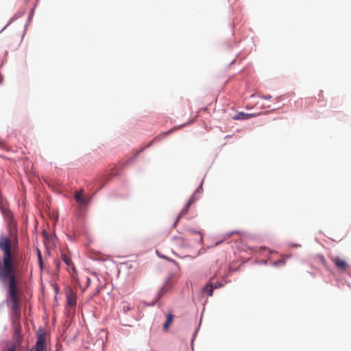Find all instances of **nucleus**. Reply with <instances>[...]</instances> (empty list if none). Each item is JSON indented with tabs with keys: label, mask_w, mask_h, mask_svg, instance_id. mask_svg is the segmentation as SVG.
<instances>
[{
	"label": "nucleus",
	"mask_w": 351,
	"mask_h": 351,
	"mask_svg": "<svg viewBox=\"0 0 351 351\" xmlns=\"http://www.w3.org/2000/svg\"><path fill=\"white\" fill-rule=\"evenodd\" d=\"M18 239L1 235L0 237V250L3 252L0 261V280L8 285V294L10 303L11 319L18 332L20 327L19 319L21 311V297L18 287L16 270L21 258L18 250Z\"/></svg>",
	"instance_id": "obj_1"
},
{
	"label": "nucleus",
	"mask_w": 351,
	"mask_h": 351,
	"mask_svg": "<svg viewBox=\"0 0 351 351\" xmlns=\"http://www.w3.org/2000/svg\"><path fill=\"white\" fill-rule=\"evenodd\" d=\"M286 263V259L282 257L281 259L274 261L272 265L275 267L282 266Z\"/></svg>",
	"instance_id": "obj_12"
},
{
	"label": "nucleus",
	"mask_w": 351,
	"mask_h": 351,
	"mask_svg": "<svg viewBox=\"0 0 351 351\" xmlns=\"http://www.w3.org/2000/svg\"><path fill=\"white\" fill-rule=\"evenodd\" d=\"M190 232L194 235H197V241L199 242V243H202V241H203V234L202 232H198V231H195V230H191L190 231Z\"/></svg>",
	"instance_id": "obj_13"
},
{
	"label": "nucleus",
	"mask_w": 351,
	"mask_h": 351,
	"mask_svg": "<svg viewBox=\"0 0 351 351\" xmlns=\"http://www.w3.org/2000/svg\"><path fill=\"white\" fill-rule=\"evenodd\" d=\"M213 278H214V277L212 278L210 280L208 284H206L204 286V287L203 288V291L205 293H207L209 296H212L213 294L214 286H213V282L212 281Z\"/></svg>",
	"instance_id": "obj_9"
},
{
	"label": "nucleus",
	"mask_w": 351,
	"mask_h": 351,
	"mask_svg": "<svg viewBox=\"0 0 351 351\" xmlns=\"http://www.w3.org/2000/svg\"><path fill=\"white\" fill-rule=\"evenodd\" d=\"M213 286H214V288L218 289V288L222 287L223 286V284L221 282H215V285H213Z\"/></svg>",
	"instance_id": "obj_15"
},
{
	"label": "nucleus",
	"mask_w": 351,
	"mask_h": 351,
	"mask_svg": "<svg viewBox=\"0 0 351 351\" xmlns=\"http://www.w3.org/2000/svg\"><path fill=\"white\" fill-rule=\"evenodd\" d=\"M254 116L253 114H247L245 112H239L237 115L233 117V119L235 120H244L247 119Z\"/></svg>",
	"instance_id": "obj_10"
},
{
	"label": "nucleus",
	"mask_w": 351,
	"mask_h": 351,
	"mask_svg": "<svg viewBox=\"0 0 351 351\" xmlns=\"http://www.w3.org/2000/svg\"><path fill=\"white\" fill-rule=\"evenodd\" d=\"M75 199L80 206H84L87 203V200L83 197L82 190L75 192Z\"/></svg>",
	"instance_id": "obj_8"
},
{
	"label": "nucleus",
	"mask_w": 351,
	"mask_h": 351,
	"mask_svg": "<svg viewBox=\"0 0 351 351\" xmlns=\"http://www.w3.org/2000/svg\"><path fill=\"white\" fill-rule=\"evenodd\" d=\"M271 98V95H267V96L265 97V99H270Z\"/></svg>",
	"instance_id": "obj_19"
},
{
	"label": "nucleus",
	"mask_w": 351,
	"mask_h": 351,
	"mask_svg": "<svg viewBox=\"0 0 351 351\" xmlns=\"http://www.w3.org/2000/svg\"><path fill=\"white\" fill-rule=\"evenodd\" d=\"M173 316L172 314H168L167 315V319H166V322L164 323L163 324V329L165 330H167L169 326L172 324L173 322Z\"/></svg>",
	"instance_id": "obj_11"
},
{
	"label": "nucleus",
	"mask_w": 351,
	"mask_h": 351,
	"mask_svg": "<svg viewBox=\"0 0 351 351\" xmlns=\"http://www.w3.org/2000/svg\"><path fill=\"white\" fill-rule=\"evenodd\" d=\"M61 259L64 262V263L67 265L69 267V271L71 272V270L73 272H75V268L74 266V264L73 263L71 258L66 254L62 253L61 254Z\"/></svg>",
	"instance_id": "obj_7"
},
{
	"label": "nucleus",
	"mask_w": 351,
	"mask_h": 351,
	"mask_svg": "<svg viewBox=\"0 0 351 351\" xmlns=\"http://www.w3.org/2000/svg\"><path fill=\"white\" fill-rule=\"evenodd\" d=\"M36 351H47L45 338L43 335H39L37 338Z\"/></svg>",
	"instance_id": "obj_5"
},
{
	"label": "nucleus",
	"mask_w": 351,
	"mask_h": 351,
	"mask_svg": "<svg viewBox=\"0 0 351 351\" xmlns=\"http://www.w3.org/2000/svg\"><path fill=\"white\" fill-rule=\"evenodd\" d=\"M66 304L71 307L76 305V295L72 290H69L66 294Z\"/></svg>",
	"instance_id": "obj_6"
},
{
	"label": "nucleus",
	"mask_w": 351,
	"mask_h": 351,
	"mask_svg": "<svg viewBox=\"0 0 351 351\" xmlns=\"http://www.w3.org/2000/svg\"><path fill=\"white\" fill-rule=\"evenodd\" d=\"M197 193V191H195L193 195L191 196V197L189 199L185 206L182 208V210L179 213L173 226L176 227L178 222L180 221V219L182 217L183 215H186L188 213L189 208L190 206L196 201L197 198L195 197Z\"/></svg>",
	"instance_id": "obj_4"
},
{
	"label": "nucleus",
	"mask_w": 351,
	"mask_h": 351,
	"mask_svg": "<svg viewBox=\"0 0 351 351\" xmlns=\"http://www.w3.org/2000/svg\"><path fill=\"white\" fill-rule=\"evenodd\" d=\"M90 284V279L89 278H87L86 279V287H88Z\"/></svg>",
	"instance_id": "obj_17"
},
{
	"label": "nucleus",
	"mask_w": 351,
	"mask_h": 351,
	"mask_svg": "<svg viewBox=\"0 0 351 351\" xmlns=\"http://www.w3.org/2000/svg\"><path fill=\"white\" fill-rule=\"evenodd\" d=\"M166 291H167V290H166V287L165 286L161 287L158 292L159 297L162 296Z\"/></svg>",
	"instance_id": "obj_14"
},
{
	"label": "nucleus",
	"mask_w": 351,
	"mask_h": 351,
	"mask_svg": "<svg viewBox=\"0 0 351 351\" xmlns=\"http://www.w3.org/2000/svg\"><path fill=\"white\" fill-rule=\"evenodd\" d=\"M173 130V129L170 130H169V131L166 132L165 133V135H168V134H170Z\"/></svg>",
	"instance_id": "obj_18"
},
{
	"label": "nucleus",
	"mask_w": 351,
	"mask_h": 351,
	"mask_svg": "<svg viewBox=\"0 0 351 351\" xmlns=\"http://www.w3.org/2000/svg\"><path fill=\"white\" fill-rule=\"evenodd\" d=\"M38 258L40 265L41 267H43V261H42V257H41V254H40V251H38Z\"/></svg>",
	"instance_id": "obj_16"
},
{
	"label": "nucleus",
	"mask_w": 351,
	"mask_h": 351,
	"mask_svg": "<svg viewBox=\"0 0 351 351\" xmlns=\"http://www.w3.org/2000/svg\"><path fill=\"white\" fill-rule=\"evenodd\" d=\"M4 351H27V350L21 345V337H18L14 341L7 344Z\"/></svg>",
	"instance_id": "obj_3"
},
{
	"label": "nucleus",
	"mask_w": 351,
	"mask_h": 351,
	"mask_svg": "<svg viewBox=\"0 0 351 351\" xmlns=\"http://www.w3.org/2000/svg\"><path fill=\"white\" fill-rule=\"evenodd\" d=\"M330 261L335 265V268L340 272H346L350 266L344 259L338 256H330Z\"/></svg>",
	"instance_id": "obj_2"
}]
</instances>
